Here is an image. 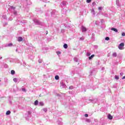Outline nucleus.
I'll list each match as a JSON object with an SVG mask.
<instances>
[{
  "label": "nucleus",
  "mask_w": 125,
  "mask_h": 125,
  "mask_svg": "<svg viewBox=\"0 0 125 125\" xmlns=\"http://www.w3.org/2000/svg\"><path fill=\"white\" fill-rule=\"evenodd\" d=\"M115 79L118 80L119 79V77L117 75H115Z\"/></svg>",
  "instance_id": "obj_14"
},
{
  "label": "nucleus",
  "mask_w": 125,
  "mask_h": 125,
  "mask_svg": "<svg viewBox=\"0 0 125 125\" xmlns=\"http://www.w3.org/2000/svg\"><path fill=\"white\" fill-rule=\"evenodd\" d=\"M122 36H123V37H125V33L123 32L122 34Z\"/></svg>",
  "instance_id": "obj_23"
},
{
  "label": "nucleus",
  "mask_w": 125,
  "mask_h": 125,
  "mask_svg": "<svg viewBox=\"0 0 125 125\" xmlns=\"http://www.w3.org/2000/svg\"><path fill=\"white\" fill-rule=\"evenodd\" d=\"M55 79L56 80H59V76L58 75H56L55 77Z\"/></svg>",
  "instance_id": "obj_8"
},
{
  "label": "nucleus",
  "mask_w": 125,
  "mask_h": 125,
  "mask_svg": "<svg viewBox=\"0 0 125 125\" xmlns=\"http://www.w3.org/2000/svg\"><path fill=\"white\" fill-rule=\"evenodd\" d=\"M17 81H18V80H17V79L16 78H14L13 79V82H15V83H17Z\"/></svg>",
  "instance_id": "obj_12"
},
{
  "label": "nucleus",
  "mask_w": 125,
  "mask_h": 125,
  "mask_svg": "<svg viewBox=\"0 0 125 125\" xmlns=\"http://www.w3.org/2000/svg\"><path fill=\"white\" fill-rule=\"evenodd\" d=\"M87 55H88V56H90V55H91V53H87Z\"/></svg>",
  "instance_id": "obj_25"
},
{
  "label": "nucleus",
  "mask_w": 125,
  "mask_h": 125,
  "mask_svg": "<svg viewBox=\"0 0 125 125\" xmlns=\"http://www.w3.org/2000/svg\"><path fill=\"white\" fill-rule=\"evenodd\" d=\"M63 48H64L65 49L67 48V47H68L67 44H63Z\"/></svg>",
  "instance_id": "obj_10"
},
{
  "label": "nucleus",
  "mask_w": 125,
  "mask_h": 125,
  "mask_svg": "<svg viewBox=\"0 0 125 125\" xmlns=\"http://www.w3.org/2000/svg\"><path fill=\"white\" fill-rule=\"evenodd\" d=\"M124 45H125L124 43H121L119 44V45H118V48H119V49L121 50H124L125 48Z\"/></svg>",
  "instance_id": "obj_1"
},
{
  "label": "nucleus",
  "mask_w": 125,
  "mask_h": 125,
  "mask_svg": "<svg viewBox=\"0 0 125 125\" xmlns=\"http://www.w3.org/2000/svg\"><path fill=\"white\" fill-rule=\"evenodd\" d=\"M95 55H92L90 57H89V60H91L92 58H94Z\"/></svg>",
  "instance_id": "obj_6"
},
{
  "label": "nucleus",
  "mask_w": 125,
  "mask_h": 125,
  "mask_svg": "<svg viewBox=\"0 0 125 125\" xmlns=\"http://www.w3.org/2000/svg\"><path fill=\"white\" fill-rule=\"evenodd\" d=\"M39 63H41V62H40V61H39Z\"/></svg>",
  "instance_id": "obj_27"
},
{
  "label": "nucleus",
  "mask_w": 125,
  "mask_h": 125,
  "mask_svg": "<svg viewBox=\"0 0 125 125\" xmlns=\"http://www.w3.org/2000/svg\"><path fill=\"white\" fill-rule=\"evenodd\" d=\"M56 54H57L58 55L61 54V52L60 51H58L56 52Z\"/></svg>",
  "instance_id": "obj_18"
},
{
  "label": "nucleus",
  "mask_w": 125,
  "mask_h": 125,
  "mask_svg": "<svg viewBox=\"0 0 125 125\" xmlns=\"http://www.w3.org/2000/svg\"><path fill=\"white\" fill-rule=\"evenodd\" d=\"M11 8L13 9V10H14L15 9V7H13V6H11Z\"/></svg>",
  "instance_id": "obj_24"
},
{
  "label": "nucleus",
  "mask_w": 125,
  "mask_h": 125,
  "mask_svg": "<svg viewBox=\"0 0 125 125\" xmlns=\"http://www.w3.org/2000/svg\"><path fill=\"white\" fill-rule=\"evenodd\" d=\"M105 41H109L110 40V38L109 37H106L105 39Z\"/></svg>",
  "instance_id": "obj_17"
},
{
  "label": "nucleus",
  "mask_w": 125,
  "mask_h": 125,
  "mask_svg": "<svg viewBox=\"0 0 125 125\" xmlns=\"http://www.w3.org/2000/svg\"><path fill=\"white\" fill-rule=\"evenodd\" d=\"M112 56L113 57H117V53H113L112 54Z\"/></svg>",
  "instance_id": "obj_11"
},
{
  "label": "nucleus",
  "mask_w": 125,
  "mask_h": 125,
  "mask_svg": "<svg viewBox=\"0 0 125 125\" xmlns=\"http://www.w3.org/2000/svg\"><path fill=\"white\" fill-rule=\"evenodd\" d=\"M12 45H13V44H12V43H10L9 44H8L7 45V46H12Z\"/></svg>",
  "instance_id": "obj_16"
},
{
  "label": "nucleus",
  "mask_w": 125,
  "mask_h": 125,
  "mask_svg": "<svg viewBox=\"0 0 125 125\" xmlns=\"http://www.w3.org/2000/svg\"><path fill=\"white\" fill-rule=\"evenodd\" d=\"M15 74V72L14 70H11V74L14 75Z\"/></svg>",
  "instance_id": "obj_7"
},
{
  "label": "nucleus",
  "mask_w": 125,
  "mask_h": 125,
  "mask_svg": "<svg viewBox=\"0 0 125 125\" xmlns=\"http://www.w3.org/2000/svg\"><path fill=\"white\" fill-rule=\"evenodd\" d=\"M23 41V38H21V37H20L19 38H18V42H21V41Z\"/></svg>",
  "instance_id": "obj_5"
},
{
  "label": "nucleus",
  "mask_w": 125,
  "mask_h": 125,
  "mask_svg": "<svg viewBox=\"0 0 125 125\" xmlns=\"http://www.w3.org/2000/svg\"><path fill=\"white\" fill-rule=\"evenodd\" d=\"M42 110L46 113L47 111V108H43Z\"/></svg>",
  "instance_id": "obj_15"
},
{
  "label": "nucleus",
  "mask_w": 125,
  "mask_h": 125,
  "mask_svg": "<svg viewBox=\"0 0 125 125\" xmlns=\"http://www.w3.org/2000/svg\"><path fill=\"white\" fill-rule=\"evenodd\" d=\"M10 111L9 110L7 111V112H6V115H9L10 114Z\"/></svg>",
  "instance_id": "obj_13"
},
{
  "label": "nucleus",
  "mask_w": 125,
  "mask_h": 125,
  "mask_svg": "<svg viewBox=\"0 0 125 125\" xmlns=\"http://www.w3.org/2000/svg\"><path fill=\"white\" fill-rule=\"evenodd\" d=\"M111 30L112 31H113L115 32L116 33H117V32H118V30L116 28H111Z\"/></svg>",
  "instance_id": "obj_4"
},
{
  "label": "nucleus",
  "mask_w": 125,
  "mask_h": 125,
  "mask_svg": "<svg viewBox=\"0 0 125 125\" xmlns=\"http://www.w3.org/2000/svg\"><path fill=\"white\" fill-rule=\"evenodd\" d=\"M84 117L86 118H87L88 117V115L87 114H84Z\"/></svg>",
  "instance_id": "obj_21"
},
{
  "label": "nucleus",
  "mask_w": 125,
  "mask_h": 125,
  "mask_svg": "<svg viewBox=\"0 0 125 125\" xmlns=\"http://www.w3.org/2000/svg\"><path fill=\"white\" fill-rule=\"evenodd\" d=\"M82 32H86L87 29L85 27L82 26Z\"/></svg>",
  "instance_id": "obj_3"
},
{
  "label": "nucleus",
  "mask_w": 125,
  "mask_h": 125,
  "mask_svg": "<svg viewBox=\"0 0 125 125\" xmlns=\"http://www.w3.org/2000/svg\"><path fill=\"white\" fill-rule=\"evenodd\" d=\"M40 105H41V106H43V103L42 102H41V103H40Z\"/></svg>",
  "instance_id": "obj_20"
},
{
  "label": "nucleus",
  "mask_w": 125,
  "mask_h": 125,
  "mask_svg": "<svg viewBox=\"0 0 125 125\" xmlns=\"http://www.w3.org/2000/svg\"><path fill=\"white\" fill-rule=\"evenodd\" d=\"M91 1V0H86L87 3H90Z\"/></svg>",
  "instance_id": "obj_22"
},
{
  "label": "nucleus",
  "mask_w": 125,
  "mask_h": 125,
  "mask_svg": "<svg viewBox=\"0 0 125 125\" xmlns=\"http://www.w3.org/2000/svg\"><path fill=\"white\" fill-rule=\"evenodd\" d=\"M98 10H102V7H98Z\"/></svg>",
  "instance_id": "obj_19"
},
{
  "label": "nucleus",
  "mask_w": 125,
  "mask_h": 125,
  "mask_svg": "<svg viewBox=\"0 0 125 125\" xmlns=\"http://www.w3.org/2000/svg\"><path fill=\"white\" fill-rule=\"evenodd\" d=\"M125 79V76L122 77V79L124 80Z\"/></svg>",
  "instance_id": "obj_26"
},
{
  "label": "nucleus",
  "mask_w": 125,
  "mask_h": 125,
  "mask_svg": "<svg viewBox=\"0 0 125 125\" xmlns=\"http://www.w3.org/2000/svg\"><path fill=\"white\" fill-rule=\"evenodd\" d=\"M107 118H108V119H109L110 120H112V119H113V116H112L111 114H108L107 115Z\"/></svg>",
  "instance_id": "obj_2"
},
{
  "label": "nucleus",
  "mask_w": 125,
  "mask_h": 125,
  "mask_svg": "<svg viewBox=\"0 0 125 125\" xmlns=\"http://www.w3.org/2000/svg\"><path fill=\"white\" fill-rule=\"evenodd\" d=\"M38 101L36 100V101H35V102H34V105H38Z\"/></svg>",
  "instance_id": "obj_9"
}]
</instances>
